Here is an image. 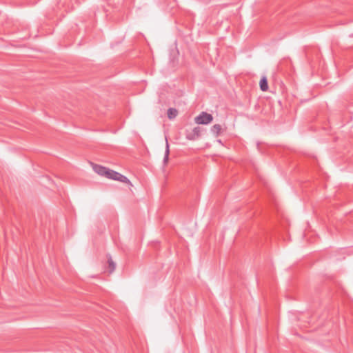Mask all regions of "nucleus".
Listing matches in <instances>:
<instances>
[{"label":"nucleus","instance_id":"nucleus-3","mask_svg":"<svg viewBox=\"0 0 353 353\" xmlns=\"http://www.w3.org/2000/svg\"><path fill=\"white\" fill-rule=\"evenodd\" d=\"M201 133V128L200 127H195L192 130H186L185 137L188 140L194 141L200 137Z\"/></svg>","mask_w":353,"mask_h":353},{"label":"nucleus","instance_id":"nucleus-4","mask_svg":"<svg viewBox=\"0 0 353 353\" xmlns=\"http://www.w3.org/2000/svg\"><path fill=\"white\" fill-rule=\"evenodd\" d=\"M107 259H108V268H109V272L112 273L114 271V270L116 268V264L112 261V257L110 254L107 256Z\"/></svg>","mask_w":353,"mask_h":353},{"label":"nucleus","instance_id":"nucleus-2","mask_svg":"<svg viewBox=\"0 0 353 353\" xmlns=\"http://www.w3.org/2000/svg\"><path fill=\"white\" fill-rule=\"evenodd\" d=\"M213 120L212 114L205 112H202L199 116L196 117L194 121L198 124L207 125L210 123Z\"/></svg>","mask_w":353,"mask_h":353},{"label":"nucleus","instance_id":"nucleus-6","mask_svg":"<svg viewBox=\"0 0 353 353\" xmlns=\"http://www.w3.org/2000/svg\"><path fill=\"white\" fill-rule=\"evenodd\" d=\"M221 130H222V127L219 124H215L211 128L212 132L214 134H215V136H216V137L219 135V134L221 133Z\"/></svg>","mask_w":353,"mask_h":353},{"label":"nucleus","instance_id":"nucleus-5","mask_svg":"<svg viewBox=\"0 0 353 353\" xmlns=\"http://www.w3.org/2000/svg\"><path fill=\"white\" fill-rule=\"evenodd\" d=\"M260 88L262 91L265 92L268 89V80L265 77H263L260 81Z\"/></svg>","mask_w":353,"mask_h":353},{"label":"nucleus","instance_id":"nucleus-1","mask_svg":"<svg viewBox=\"0 0 353 353\" xmlns=\"http://www.w3.org/2000/svg\"><path fill=\"white\" fill-rule=\"evenodd\" d=\"M92 168L96 173L101 176H105L108 179H114L125 183H130L129 179L126 176L102 165L92 163Z\"/></svg>","mask_w":353,"mask_h":353},{"label":"nucleus","instance_id":"nucleus-7","mask_svg":"<svg viewBox=\"0 0 353 353\" xmlns=\"http://www.w3.org/2000/svg\"><path fill=\"white\" fill-rule=\"evenodd\" d=\"M169 154H170L169 143H168V140L166 139L165 156H164V158H163V163H164V164H166L168 163V161Z\"/></svg>","mask_w":353,"mask_h":353},{"label":"nucleus","instance_id":"nucleus-8","mask_svg":"<svg viewBox=\"0 0 353 353\" xmlns=\"http://www.w3.org/2000/svg\"><path fill=\"white\" fill-rule=\"evenodd\" d=\"M177 110L174 108H169L168 110V117L169 119H172L176 117Z\"/></svg>","mask_w":353,"mask_h":353}]
</instances>
